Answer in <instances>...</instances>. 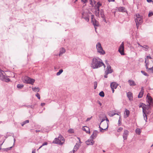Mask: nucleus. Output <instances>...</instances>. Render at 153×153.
I'll list each match as a JSON object with an SVG mask.
<instances>
[{
  "label": "nucleus",
  "mask_w": 153,
  "mask_h": 153,
  "mask_svg": "<svg viewBox=\"0 0 153 153\" xmlns=\"http://www.w3.org/2000/svg\"><path fill=\"white\" fill-rule=\"evenodd\" d=\"M90 65L91 68L94 69L98 68L102 65L104 66V68L105 67L102 60L98 57H95L92 59Z\"/></svg>",
  "instance_id": "1"
},
{
  "label": "nucleus",
  "mask_w": 153,
  "mask_h": 153,
  "mask_svg": "<svg viewBox=\"0 0 153 153\" xmlns=\"http://www.w3.org/2000/svg\"><path fill=\"white\" fill-rule=\"evenodd\" d=\"M137 45H136V46L134 48V50L135 52H141L142 51V49L141 48L140 49H139L140 47L143 48V50L145 51H147L149 48V46L147 45H142L138 42H137Z\"/></svg>",
  "instance_id": "2"
},
{
  "label": "nucleus",
  "mask_w": 153,
  "mask_h": 153,
  "mask_svg": "<svg viewBox=\"0 0 153 153\" xmlns=\"http://www.w3.org/2000/svg\"><path fill=\"white\" fill-rule=\"evenodd\" d=\"M135 21L137 28L138 29L139 25L143 22V16L138 14H136L135 16Z\"/></svg>",
  "instance_id": "3"
},
{
  "label": "nucleus",
  "mask_w": 153,
  "mask_h": 153,
  "mask_svg": "<svg viewBox=\"0 0 153 153\" xmlns=\"http://www.w3.org/2000/svg\"><path fill=\"white\" fill-rule=\"evenodd\" d=\"M65 140L64 137L61 135H59L57 138H55L53 141V143L62 145L65 142Z\"/></svg>",
  "instance_id": "4"
},
{
  "label": "nucleus",
  "mask_w": 153,
  "mask_h": 153,
  "mask_svg": "<svg viewBox=\"0 0 153 153\" xmlns=\"http://www.w3.org/2000/svg\"><path fill=\"white\" fill-rule=\"evenodd\" d=\"M8 76L6 75L5 73L0 69V79L8 82L10 81V79L8 78Z\"/></svg>",
  "instance_id": "5"
},
{
  "label": "nucleus",
  "mask_w": 153,
  "mask_h": 153,
  "mask_svg": "<svg viewBox=\"0 0 153 153\" xmlns=\"http://www.w3.org/2000/svg\"><path fill=\"white\" fill-rule=\"evenodd\" d=\"M22 80L24 83L31 84H33L35 81L34 79H31L27 76L22 77Z\"/></svg>",
  "instance_id": "6"
},
{
  "label": "nucleus",
  "mask_w": 153,
  "mask_h": 153,
  "mask_svg": "<svg viewBox=\"0 0 153 153\" xmlns=\"http://www.w3.org/2000/svg\"><path fill=\"white\" fill-rule=\"evenodd\" d=\"M91 13L86 10L84 11L82 13V17L86 21L88 22L89 20V16L91 14Z\"/></svg>",
  "instance_id": "7"
},
{
  "label": "nucleus",
  "mask_w": 153,
  "mask_h": 153,
  "mask_svg": "<svg viewBox=\"0 0 153 153\" xmlns=\"http://www.w3.org/2000/svg\"><path fill=\"white\" fill-rule=\"evenodd\" d=\"M96 48L98 53L102 54L105 53V52L103 50L101 44L100 42H98L97 44Z\"/></svg>",
  "instance_id": "8"
},
{
  "label": "nucleus",
  "mask_w": 153,
  "mask_h": 153,
  "mask_svg": "<svg viewBox=\"0 0 153 153\" xmlns=\"http://www.w3.org/2000/svg\"><path fill=\"white\" fill-rule=\"evenodd\" d=\"M146 102L148 103L147 104L149 105V107L153 106V101L151 97L149 96L148 95L147 96Z\"/></svg>",
  "instance_id": "9"
},
{
  "label": "nucleus",
  "mask_w": 153,
  "mask_h": 153,
  "mask_svg": "<svg viewBox=\"0 0 153 153\" xmlns=\"http://www.w3.org/2000/svg\"><path fill=\"white\" fill-rule=\"evenodd\" d=\"M113 72V70L111 68V66L109 64H107V68L105 71V74L108 75L109 74H111Z\"/></svg>",
  "instance_id": "10"
},
{
  "label": "nucleus",
  "mask_w": 153,
  "mask_h": 153,
  "mask_svg": "<svg viewBox=\"0 0 153 153\" xmlns=\"http://www.w3.org/2000/svg\"><path fill=\"white\" fill-rule=\"evenodd\" d=\"M79 141V142L77 143L75 146L73 150V152H72V153H74L78 149L79 146L80 145L81 142L80 141V139L79 137H77Z\"/></svg>",
  "instance_id": "11"
},
{
  "label": "nucleus",
  "mask_w": 153,
  "mask_h": 153,
  "mask_svg": "<svg viewBox=\"0 0 153 153\" xmlns=\"http://www.w3.org/2000/svg\"><path fill=\"white\" fill-rule=\"evenodd\" d=\"M118 51L121 55H124V44L123 42L120 45Z\"/></svg>",
  "instance_id": "12"
},
{
  "label": "nucleus",
  "mask_w": 153,
  "mask_h": 153,
  "mask_svg": "<svg viewBox=\"0 0 153 153\" xmlns=\"http://www.w3.org/2000/svg\"><path fill=\"white\" fill-rule=\"evenodd\" d=\"M128 131L126 130H124L123 135V137L124 140H125L127 139V137L128 135Z\"/></svg>",
  "instance_id": "13"
},
{
  "label": "nucleus",
  "mask_w": 153,
  "mask_h": 153,
  "mask_svg": "<svg viewBox=\"0 0 153 153\" xmlns=\"http://www.w3.org/2000/svg\"><path fill=\"white\" fill-rule=\"evenodd\" d=\"M93 140V139L90 138V139L85 142L86 144L87 145H92L94 143V141Z\"/></svg>",
  "instance_id": "14"
},
{
  "label": "nucleus",
  "mask_w": 153,
  "mask_h": 153,
  "mask_svg": "<svg viewBox=\"0 0 153 153\" xmlns=\"http://www.w3.org/2000/svg\"><path fill=\"white\" fill-rule=\"evenodd\" d=\"M98 131L97 130H95L94 131L93 134L91 135L90 137V138L92 139H94L97 137L98 134Z\"/></svg>",
  "instance_id": "15"
},
{
  "label": "nucleus",
  "mask_w": 153,
  "mask_h": 153,
  "mask_svg": "<svg viewBox=\"0 0 153 153\" xmlns=\"http://www.w3.org/2000/svg\"><path fill=\"white\" fill-rule=\"evenodd\" d=\"M105 126H106V127L104 128H101L100 127V125H99V128H100V131L101 132H103V130H106L107 129L108 127V123H105Z\"/></svg>",
  "instance_id": "16"
},
{
  "label": "nucleus",
  "mask_w": 153,
  "mask_h": 153,
  "mask_svg": "<svg viewBox=\"0 0 153 153\" xmlns=\"http://www.w3.org/2000/svg\"><path fill=\"white\" fill-rule=\"evenodd\" d=\"M127 95L129 100L131 101L133 100L132 94L131 92H128L127 93Z\"/></svg>",
  "instance_id": "17"
},
{
  "label": "nucleus",
  "mask_w": 153,
  "mask_h": 153,
  "mask_svg": "<svg viewBox=\"0 0 153 153\" xmlns=\"http://www.w3.org/2000/svg\"><path fill=\"white\" fill-rule=\"evenodd\" d=\"M130 111L127 109H125V111L124 112V114L125 115L124 116L125 118H126L128 117L130 114Z\"/></svg>",
  "instance_id": "18"
},
{
  "label": "nucleus",
  "mask_w": 153,
  "mask_h": 153,
  "mask_svg": "<svg viewBox=\"0 0 153 153\" xmlns=\"http://www.w3.org/2000/svg\"><path fill=\"white\" fill-rule=\"evenodd\" d=\"M149 107V105H148V104H147V105H145V106H144V109L145 110L144 112H143V114H144V115H145V113H147V111L151 107Z\"/></svg>",
  "instance_id": "19"
},
{
  "label": "nucleus",
  "mask_w": 153,
  "mask_h": 153,
  "mask_svg": "<svg viewBox=\"0 0 153 153\" xmlns=\"http://www.w3.org/2000/svg\"><path fill=\"white\" fill-rule=\"evenodd\" d=\"M144 93V88L143 87L141 88V91L139 93V94L138 96V97L139 98H140L142 97L143 96Z\"/></svg>",
  "instance_id": "20"
},
{
  "label": "nucleus",
  "mask_w": 153,
  "mask_h": 153,
  "mask_svg": "<svg viewBox=\"0 0 153 153\" xmlns=\"http://www.w3.org/2000/svg\"><path fill=\"white\" fill-rule=\"evenodd\" d=\"M128 82L129 85L131 86H134L136 85V84L135 82L132 80H128Z\"/></svg>",
  "instance_id": "21"
},
{
  "label": "nucleus",
  "mask_w": 153,
  "mask_h": 153,
  "mask_svg": "<svg viewBox=\"0 0 153 153\" xmlns=\"http://www.w3.org/2000/svg\"><path fill=\"white\" fill-rule=\"evenodd\" d=\"M118 85L115 82H112L111 84V89L114 88L116 89L117 88Z\"/></svg>",
  "instance_id": "22"
},
{
  "label": "nucleus",
  "mask_w": 153,
  "mask_h": 153,
  "mask_svg": "<svg viewBox=\"0 0 153 153\" xmlns=\"http://www.w3.org/2000/svg\"><path fill=\"white\" fill-rule=\"evenodd\" d=\"M92 22L93 25L94 26L95 31H96V27L98 26L99 25L98 22L95 19L94 21H93Z\"/></svg>",
  "instance_id": "23"
},
{
  "label": "nucleus",
  "mask_w": 153,
  "mask_h": 153,
  "mask_svg": "<svg viewBox=\"0 0 153 153\" xmlns=\"http://www.w3.org/2000/svg\"><path fill=\"white\" fill-rule=\"evenodd\" d=\"M82 129L83 130L86 131L87 133H90V129L87 126H85L83 127Z\"/></svg>",
  "instance_id": "24"
},
{
  "label": "nucleus",
  "mask_w": 153,
  "mask_h": 153,
  "mask_svg": "<svg viewBox=\"0 0 153 153\" xmlns=\"http://www.w3.org/2000/svg\"><path fill=\"white\" fill-rule=\"evenodd\" d=\"M65 52V49L63 48H61L60 49V51H59V56H61L62 54H63V53H64Z\"/></svg>",
  "instance_id": "25"
},
{
  "label": "nucleus",
  "mask_w": 153,
  "mask_h": 153,
  "mask_svg": "<svg viewBox=\"0 0 153 153\" xmlns=\"http://www.w3.org/2000/svg\"><path fill=\"white\" fill-rule=\"evenodd\" d=\"M102 6V4L100 2H98L97 4H95V9L99 10V8Z\"/></svg>",
  "instance_id": "26"
},
{
  "label": "nucleus",
  "mask_w": 153,
  "mask_h": 153,
  "mask_svg": "<svg viewBox=\"0 0 153 153\" xmlns=\"http://www.w3.org/2000/svg\"><path fill=\"white\" fill-rule=\"evenodd\" d=\"M118 10L120 12H125L126 11L125 8L123 7H120L118 8Z\"/></svg>",
  "instance_id": "27"
},
{
  "label": "nucleus",
  "mask_w": 153,
  "mask_h": 153,
  "mask_svg": "<svg viewBox=\"0 0 153 153\" xmlns=\"http://www.w3.org/2000/svg\"><path fill=\"white\" fill-rule=\"evenodd\" d=\"M99 10L95 9V13L96 16L97 17L99 16Z\"/></svg>",
  "instance_id": "28"
},
{
  "label": "nucleus",
  "mask_w": 153,
  "mask_h": 153,
  "mask_svg": "<svg viewBox=\"0 0 153 153\" xmlns=\"http://www.w3.org/2000/svg\"><path fill=\"white\" fill-rule=\"evenodd\" d=\"M145 106V104H143V103H141L140 105H139V107L141 108V107L143 108V112H144V111L145 110L144 109V106Z\"/></svg>",
  "instance_id": "29"
},
{
  "label": "nucleus",
  "mask_w": 153,
  "mask_h": 153,
  "mask_svg": "<svg viewBox=\"0 0 153 153\" xmlns=\"http://www.w3.org/2000/svg\"><path fill=\"white\" fill-rule=\"evenodd\" d=\"M32 90L35 92H38L39 91L40 89L39 88H32Z\"/></svg>",
  "instance_id": "30"
},
{
  "label": "nucleus",
  "mask_w": 153,
  "mask_h": 153,
  "mask_svg": "<svg viewBox=\"0 0 153 153\" xmlns=\"http://www.w3.org/2000/svg\"><path fill=\"white\" fill-rule=\"evenodd\" d=\"M100 15H101V17L102 18H104L105 16L104 15V12L102 10H101L100 11Z\"/></svg>",
  "instance_id": "31"
},
{
  "label": "nucleus",
  "mask_w": 153,
  "mask_h": 153,
  "mask_svg": "<svg viewBox=\"0 0 153 153\" xmlns=\"http://www.w3.org/2000/svg\"><path fill=\"white\" fill-rule=\"evenodd\" d=\"M29 122V120H26L24 122H23L21 123V125L22 126H23L24 125H25V124L28 123Z\"/></svg>",
  "instance_id": "32"
},
{
  "label": "nucleus",
  "mask_w": 153,
  "mask_h": 153,
  "mask_svg": "<svg viewBox=\"0 0 153 153\" xmlns=\"http://www.w3.org/2000/svg\"><path fill=\"white\" fill-rule=\"evenodd\" d=\"M115 114H115V113H113L111 111L109 112L108 113V115L110 117H113L114 115H115Z\"/></svg>",
  "instance_id": "33"
},
{
  "label": "nucleus",
  "mask_w": 153,
  "mask_h": 153,
  "mask_svg": "<svg viewBox=\"0 0 153 153\" xmlns=\"http://www.w3.org/2000/svg\"><path fill=\"white\" fill-rule=\"evenodd\" d=\"M135 132L137 134H140L141 133L140 129V128H137Z\"/></svg>",
  "instance_id": "34"
},
{
  "label": "nucleus",
  "mask_w": 153,
  "mask_h": 153,
  "mask_svg": "<svg viewBox=\"0 0 153 153\" xmlns=\"http://www.w3.org/2000/svg\"><path fill=\"white\" fill-rule=\"evenodd\" d=\"M90 4L91 5L92 7H93L94 6V4H95L96 2L94 1V3L92 2V0H90Z\"/></svg>",
  "instance_id": "35"
},
{
  "label": "nucleus",
  "mask_w": 153,
  "mask_h": 153,
  "mask_svg": "<svg viewBox=\"0 0 153 153\" xmlns=\"http://www.w3.org/2000/svg\"><path fill=\"white\" fill-rule=\"evenodd\" d=\"M63 71L62 69H61L57 73L56 75L59 76L63 72Z\"/></svg>",
  "instance_id": "36"
},
{
  "label": "nucleus",
  "mask_w": 153,
  "mask_h": 153,
  "mask_svg": "<svg viewBox=\"0 0 153 153\" xmlns=\"http://www.w3.org/2000/svg\"><path fill=\"white\" fill-rule=\"evenodd\" d=\"M24 86V85L22 84H19L17 85V87L21 89Z\"/></svg>",
  "instance_id": "37"
},
{
  "label": "nucleus",
  "mask_w": 153,
  "mask_h": 153,
  "mask_svg": "<svg viewBox=\"0 0 153 153\" xmlns=\"http://www.w3.org/2000/svg\"><path fill=\"white\" fill-rule=\"evenodd\" d=\"M99 95L102 97H104V93L102 91L100 92L99 94Z\"/></svg>",
  "instance_id": "38"
},
{
  "label": "nucleus",
  "mask_w": 153,
  "mask_h": 153,
  "mask_svg": "<svg viewBox=\"0 0 153 153\" xmlns=\"http://www.w3.org/2000/svg\"><path fill=\"white\" fill-rule=\"evenodd\" d=\"M141 72L144 75L146 76H148V74L147 73H146V72H145L144 71H141Z\"/></svg>",
  "instance_id": "39"
},
{
  "label": "nucleus",
  "mask_w": 153,
  "mask_h": 153,
  "mask_svg": "<svg viewBox=\"0 0 153 153\" xmlns=\"http://www.w3.org/2000/svg\"><path fill=\"white\" fill-rule=\"evenodd\" d=\"M68 131L70 133H74V130L72 128H70L68 130Z\"/></svg>",
  "instance_id": "40"
},
{
  "label": "nucleus",
  "mask_w": 153,
  "mask_h": 153,
  "mask_svg": "<svg viewBox=\"0 0 153 153\" xmlns=\"http://www.w3.org/2000/svg\"><path fill=\"white\" fill-rule=\"evenodd\" d=\"M97 86V82H94V89H95Z\"/></svg>",
  "instance_id": "41"
},
{
  "label": "nucleus",
  "mask_w": 153,
  "mask_h": 153,
  "mask_svg": "<svg viewBox=\"0 0 153 153\" xmlns=\"http://www.w3.org/2000/svg\"><path fill=\"white\" fill-rule=\"evenodd\" d=\"M123 129V128L122 127H120L119 128H118L117 130V131L118 132H120Z\"/></svg>",
  "instance_id": "42"
},
{
  "label": "nucleus",
  "mask_w": 153,
  "mask_h": 153,
  "mask_svg": "<svg viewBox=\"0 0 153 153\" xmlns=\"http://www.w3.org/2000/svg\"><path fill=\"white\" fill-rule=\"evenodd\" d=\"M146 113H145V115H144V114H143V116L144 117V119L145 120H146L147 119V115H146Z\"/></svg>",
  "instance_id": "43"
},
{
  "label": "nucleus",
  "mask_w": 153,
  "mask_h": 153,
  "mask_svg": "<svg viewBox=\"0 0 153 153\" xmlns=\"http://www.w3.org/2000/svg\"><path fill=\"white\" fill-rule=\"evenodd\" d=\"M95 19L94 18V16L93 15H91V20L92 22L93 21H94Z\"/></svg>",
  "instance_id": "44"
},
{
  "label": "nucleus",
  "mask_w": 153,
  "mask_h": 153,
  "mask_svg": "<svg viewBox=\"0 0 153 153\" xmlns=\"http://www.w3.org/2000/svg\"><path fill=\"white\" fill-rule=\"evenodd\" d=\"M36 96L37 97V98L39 99H40V95L38 93H36Z\"/></svg>",
  "instance_id": "45"
},
{
  "label": "nucleus",
  "mask_w": 153,
  "mask_h": 153,
  "mask_svg": "<svg viewBox=\"0 0 153 153\" xmlns=\"http://www.w3.org/2000/svg\"><path fill=\"white\" fill-rule=\"evenodd\" d=\"M153 15V13L152 12L149 13V16L151 17Z\"/></svg>",
  "instance_id": "46"
},
{
  "label": "nucleus",
  "mask_w": 153,
  "mask_h": 153,
  "mask_svg": "<svg viewBox=\"0 0 153 153\" xmlns=\"http://www.w3.org/2000/svg\"><path fill=\"white\" fill-rule=\"evenodd\" d=\"M121 116H120L119 117V119L118 120V124L119 125L120 124L121 121Z\"/></svg>",
  "instance_id": "47"
},
{
  "label": "nucleus",
  "mask_w": 153,
  "mask_h": 153,
  "mask_svg": "<svg viewBox=\"0 0 153 153\" xmlns=\"http://www.w3.org/2000/svg\"><path fill=\"white\" fill-rule=\"evenodd\" d=\"M145 63L146 64V69H148V68H148V67L147 66V63H146V58H145Z\"/></svg>",
  "instance_id": "48"
},
{
  "label": "nucleus",
  "mask_w": 153,
  "mask_h": 153,
  "mask_svg": "<svg viewBox=\"0 0 153 153\" xmlns=\"http://www.w3.org/2000/svg\"><path fill=\"white\" fill-rule=\"evenodd\" d=\"M148 70H150L151 71L152 73H153V67L151 68H148Z\"/></svg>",
  "instance_id": "49"
},
{
  "label": "nucleus",
  "mask_w": 153,
  "mask_h": 153,
  "mask_svg": "<svg viewBox=\"0 0 153 153\" xmlns=\"http://www.w3.org/2000/svg\"><path fill=\"white\" fill-rule=\"evenodd\" d=\"M48 143L47 142H45L44 143H43L42 145V146H45V145H48Z\"/></svg>",
  "instance_id": "50"
},
{
  "label": "nucleus",
  "mask_w": 153,
  "mask_h": 153,
  "mask_svg": "<svg viewBox=\"0 0 153 153\" xmlns=\"http://www.w3.org/2000/svg\"><path fill=\"white\" fill-rule=\"evenodd\" d=\"M34 107V106L33 105H29L28 106V108L30 107V108H33Z\"/></svg>",
  "instance_id": "51"
},
{
  "label": "nucleus",
  "mask_w": 153,
  "mask_h": 153,
  "mask_svg": "<svg viewBox=\"0 0 153 153\" xmlns=\"http://www.w3.org/2000/svg\"><path fill=\"white\" fill-rule=\"evenodd\" d=\"M92 118V117L90 118H87V119L86 120V121H89V120H90L91 119V118Z\"/></svg>",
  "instance_id": "52"
},
{
  "label": "nucleus",
  "mask_w": 153,
  "mask_h": 153,
  "mask_svg": "<svg viewBox=\"0 0 153 153\" xmlns=\"http://www.w3.org/2000/svg\"><path fill=\"white\" fill-rule=\"evenodd\" d=\"M147 1L148 3H150L153 2L152 0H146Z\"/></svg>",
  "instance_id": "53"
},
{
  "label": "nucleus",
  "mask_w": 153,
  "mask_h": 153,
  "mask_svg": "<svg viewBox=\"0 0 153 153\" xmlns=\"http://www.w3.org/2000/svg\"><path fill=\"white\" fill-rule=\"evenodd\" d=\"M105 123H104V125L102 126V127H103V128H105L106 127V126H105Z\"/></svg>",
  "instance_id": "54"
},
{
  "label": "nucleus",
  "mask_w": 153,
  "mask_h": 153,
  "mask_svg": "<svg viewBox=\"0 0 153 153\" xmlns=\"http://www.w3.org/2000/svg\"><path fill=\"white\" fill-rule=\"evenodd\" d=\"M148 58H149L150 59H151V57L150 56H146V59H148Z\"/></svg>",
  "instance_id": "55"
},
{
  "label": "nucleus",
  "mask_w": 153,
  "mask_h": 153,
  "mask_svg": "<svg viewBox=\"0 0 153 153\" xmlns=\"http://www.w3.org/2000/svg\"><path fill=\"white\" fill-rule=\"evenodd\" d=\"M105 120V119H102V120L101 122V123H100V124L103 121H104V120Z\"/></svg>",
  "instance_id": "56"
},
{
  "label": "nucleus",
  "mask_w": 153,
  "mask_h": 153,
  "mask_svg": "<svg viewBox=\"0 0 153 153\" xmlns=\"http://www.w3.org/2000/svg\"><path fill=\"white\" fill-rule=\"evenodd\" d=\"M97 102L100 106L102 105V103L100 102V101H98Z\"/></svg>",
  "instance_id": "57"
},
{
  "label": "nucleus",
  "mask_w": 153,
  "mask_h": 153,
  "mask_svg": "<svg viewBox=\"0 0 153 153\" xmlns=\"http://www.w3.org/2000/svg\"><path fill=\"white\" fill-rule=\"evenodd\" d=\"M45 105V103H42L41 104V105L42 106H43Z\"/></svg>",
  "instance_id": "58"
},
{
  "label": "nucleus",
  "mask_w": 153,
  "mask_h": 153,
  "mask_svg": "<svg viewBox=\"0 0 153 153\" xmlns=\"http://www.w3.org/2000/svg\"><path fill=\"white\" fill-rule=\"evenodd\" d=\"M108 1L110 2V1H114V0H108Z\"/></svg>",
  "instance_id": "59"
},
{
  "label": "nucleus",
  "mask_w": 153,
  "mask_h": 153,
  "mask_svg": "<svg viewBox=\"0 0 153 153\" xmlns=\"http://www.w3.org/2000/svg\"><path fill=\"white\" fill-rule=\"evenodd\" d=\"M107 75H106L105 74V75H104V77L105 78H107Z\"/></svg>",
  "instance_id": "60"
},
{
  "label": "nucleus",
  "mask_w": 153,
  "mask_h": 153,
  "mask_svg": "<svg viewBox=\"0 0 153 153\" xmlns=\"http://www.w3.org/2000/svg\"><path fill=\"white\" fill-rule=\"evenodd\" d=\"M40 131V130H36V132H39Z\"/></svg>",
  "instance_id": "61"
},
{
  "label": "nucleus",
  "mask_w": 153,
  "mask_h": 153,
  "mask_svg": "<svg viewBox=\"0 0 153 153\" xmlns=\"http://www.w3.org/2000/svg\"><path fill=\"white\" fill-rule=\"evenodd\" d=\"M106 121H107V122H109V120H108V119L107 118H106Z\"/></svg>",
  "instance_id": "62"
},
{
  "label": "nucleus",
  "mask_w": 153,
  "mask_h": 153,
  "mask_svg": "<svg viewBox=\"0 0 153 153\" xmlns=\"http://www.w3.org/2000/svg\"><path fill=\"white\" fill-rule=\"evenodd\" d=\"M114 88H113V89H112V92L113 93L114 92Z\"/></svg>",
  "instance_id": "63"
},
{
  "label": "nucleus",
  "mask_w": 153,
  "mask_h": 153,
  "mask_svg": "<svg viewBox=\"0 0 153 153\" xmlns=\"http://www.w3.org/2000/svg\"><path fill=\"white\" fill-rule=\"evenodd\" d=\"M32 153H35V152L34 151H33Z\"/></svg>",
  "instance_id": "64"
}]
</instances>
